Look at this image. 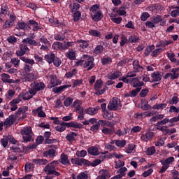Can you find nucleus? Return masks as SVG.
<instances>
[{"mask_svg": "<svg viewBox=\"0 0 179 179\" xmlns=\"http://www.w3.org/2000/svg\"><path fill=\"white\" fill-rule=\"evenodd\" d=\"M57 164H58L57 161H52L44 167L43 171L46 174L45 179H53L61 176V173L57 171Z\"/></svg>", "mask_w": 179, "mask_h": 179, "instance_id": "1", "label": "nucleus"}, {"mask_svg": "<svg viewBox=\"0 0 179 179\" xmlns=\"http://www.w3.org/2000/svg\"><path fill=\"white\" fill-rule=\"evenodd\" d=\"M66 128H75V129H82L83 128V124L75 121H71L70 122H62L59 126L55 127L57 132H64Z\"/></svg>", "mask_w": 179, "mask_h": 179, "instance_id": "2", "label": "nucleus"}, {"mask_svg": "<svg viewBox=\"0 0 179 179\" xmlns=\"http://www.w3.org/2000/svg\"><path fill=\"white\" fill-rule=\"evenodd\" d=\"M21 135H22V141L23 143H27L28 142H34V138H33V131L31 130V127H24L20 131Z\"/></svg>", "mask_w": 179, "mask_h": 179, "instance_id": "3", "label": "nucleus"}, {"mask_svg": "<svg viewBox=\"0 0 179 179\" xmlns=\"http://www.w3.org/2000/svg\"><path fill=\"white\" fill-rule=\"evenodd\" d=\"M83 59H84V63L83 64V68L87 69V71H92L96 64L94 63V57L89 55H84L83 56Z\"/></svg>", "mask_w": 179, "mask_h": 179, "instance_id": "4", "label": "nucleus"}, {"mask_svg": "<svg viewBox=\"0 0 179 179\" xmlns=\"http://www.w3.org/2000/svg\"><path fill=\"white\" fill-rule=\"evenodd\" d=\"M44 89H45V84L44 83L34 82L31 83V88L29 89V93L32 94V96H36L37 92L44 90Z\"/></svg>", "mask_w": 179, "mask_h": 179, "instance_id": "5", "label": "nucleus"}, {"mask_svg": "<svg viewBox=\"0 0 179 179\" xmlns=\"http://www.w3.org/2000/svg\"><path fill=\"white\" fill-rule=\"evenodd\" d=\"M118 107H122V105H121V100L117 97L112 98L108 104V110H109V111H117Z\"/></svg>", "mask_w": 179, "mask_h": 179, "instance_id": "6", "label": "nucleus"}, {"mask_svg": "<svg viewBox=\"0 0 179 179\" xmlns=\"http://www.w3.org/2000/svg\"><path fill=\"white\" fill-rule=\"evenodd\" d=\"M72 164H76L77 166H86L89 167L90 162L89 160L84 158H72L71 159Z\"/></svg>", "mask_w": 179, "mask_h": 179, "instance_id": "7", "label": "nucleus"}, {"mask_svg": "<svg viewBox=\"0 0 179 179\" xmlns=\"http://www.w3.org/2000/svg\"><path fill=\"white\" fill-rule=\"evenodd\" d=\"M53 162H57L58 164L56 165V171L58 169V165L59 163L64 164V166H68L71 164V162L68 158V155H65V153H62L60 156V159L59 160H54Z\"/></svg>", "mask_w": 179, "mask_h": 179, "instance_id": "8", "label": "nucleus"}, {"mask_svg": "<svg viewBox=\"0 0 179 179\" xmlns=\"http://www.w3.org/2000/svg\"><path fill=\"white\" fill-rule=\"evenodd\" d=\"M30 49L27 47V45H20L18 50L16 51L15 54L17 57H20V58L24 57L23 55L26 54V52H29Z\"/></svg>", "mask_w": 179, "mask_h": 179, "instance_id": "9", "label": "nucleus"}, {"mask_svg": "<svg viewBox=\"0 0 179 179\" xmlns=\"http://www.w3.org/2000/svg\"><path fill=\"white\" fill-rule=\"evenodd\" d=\"M171 73H168L164 76V79L170 78L171 80L178 79L179 74L177 73V69H172Z\"/></svg>", "mask_w": 179, "mask_h": 179, "instance_id": "10", "label": "nucleus"}, {"mask_svg": "<svg viewBox=\"0 0 179 179\" xmlns=\"http://www.w3.org/2000/svg\"><path fill=\"white\" fill-rule=\"evenodd\" d=\"M50 84L48 85V89H52V87H55V86H58V85H61V81L57 78L56 76L50 75Z\"/></svg>", "mask_w": 179, "mask_h": 179, "instance_id": "11", "label": "nucleus"}, {"mask_svg": "<svg viewBox=\"0 0 179 179\" xmlns=\"http://www.w3.org/2000/svg\"><path fill=\"white\" fill-rule=\"evenodd\" d=\"M56 155H58V152L54 148L49 149L43 153V157H49V159H54Z\"/></svg>", "mask_w": 179, "mask_h": 179, "instance_id": "12", "label": "nucleus"}, {"mask_svg": "<svg viewBox=\"0 0 179 179\" xmlns=\"http://www.w3.org/2000/svg\"><path fill=\"white\" fill-rule=\"evenodd\" d=\"M26 111H29V107L27 106H22L18 108V110L15 113V117H20V115L22 114V118H26V117H27Z\"/></svg>", "mask_w": 179, "mask_h": 179, "instance_id": "13", "label": "nucleus"}, {"mask_svg": "<svg viewBox=\"0 0 179 179\" xmlns=\"http://www.w3.org/2000/svg\"><path fill=\"white\" fill-rule=\"evenodd\" d=\"M132 65H133L134 72L135 73H138V72H142L143 71V66L139 64V60L138 59L134 60Z\"/></svg>", "mask_w": 179, "mask_h": 179, "instance_id": "14", "label": "nucleus"}, {"mask_svg": "<svg viewBox=\"0 0 179 179\" xmlns=\"http://www.w3.org/2000/svg\"><path fill=\"white\" fill-rule=\"evenodd\" d=\"M71 85H62L60 87H53L52 88V92L53 93H62L65 90V89H68L69 87H71Z\"/></svg>", "mask_w": 179, "mask_h": 179, "instance_id": "15", "label": "nucleus"}, {"mask_svg": "<svg viewBox=\"0 0 179 179\" xmlns=\"http://www.w3.org/2000/svg\"><path fill=\"white\" fill-rule=\"evenodd\" d=\"M122 73L120 71H115L113 73H109L107 75V78L109 80H115V79H118L120 76H122Z\"/></svg>", "mask_w": 179, "mask_h": 179, "instance_id": "16", "label": "nucleus"}, {"mask_svg": "<svg viewBox=\"0 0 179 179\" xmlns=\"http://www.w3.org/2000/svg\"><path fill=\"white\" fill-rule=\"evenodd\" d=\"M22 43L24 44H29V45H34L35 47H38L41 45V43L36 41V40L30 38H27L22 40Z\"/></svg>", "mask_w": 179, "mask_h": 179, "instance_id": "17", "label": "nucleus"}, {"mask_svg": "<svg viewBox=\"0 0 179 179\" xmlns=\"http://www.w3.org/2000/svg\"><path fill=\"white\" fill-rule=\"evenodd\" d=\"M152 78V83H155L156 82H160L162 80V76L160 75V72L157 71L151 73Z\"/></svg>", "mask_w": 179, "mask_h": 179, "instance_id": "18", "label": "nucleus"}, {"mask_svg": "<svg viewBox=\"0 0 179 179\" xmlns=\"http://www.w3.org/2000/svg\"><path fill=\"white\" fill-rule=\"evenodd\" d=\"M89 155L91 156H99L100 153L99 152V148L96 146H91L87 149Z\"/></svg>", "mask_w": 179, "mask_h": 179, "instance_id": "19", "label": "nucleus"}, {"mask_svg": "<svg viewBox=\"0 0 179 179\" xmlns=\"http://www.w3.org/2000/svg\"><path fill=\"white\" fill-rule=\"evenodd\" d=\"M32 163L36 164V166H45L48 164V161L45 159H33Z\"/></svg>", "mask_w": 179, "mask_h": 179, "instance_id": "20", "label": "nucleus"}, {"mask_svg": "<svg viewBox=\"0 0 179 179\" xmlns=\"http://www.w3.org/2000/svg\"><path fill=\"white\" fill-rule=\"evenodd\" d=\"M15 115H10L8 118H6L3 123V125H8V127H10V125H13L15 122Z\"/></svg>", "mask_w": 179, "mask_h": 179, "instance_id": "21", "label": "nucleus"}, {"mask_svg": "<svg viewBox=\"0 0 179 179\" xmlns=\"http://www.w3.org/2000/svg\"><path fill=\"white\" fill-rule=\"evenodd\" d=\"M76 136H78V133L71 131L66 135V139L68 142H73V141H76Z\"/></svg>", "mask_w": 179, "mask_h": 179, "instance_id": "22", "label": "nucleus"}, {"mask_svg": "<svg viewBox=\"0 0 179 179\" xmlns=\"http://www.w3.org/2000/svg\"><path fill=\"white\" fill-rule=\"evenodd\" d=\"M28 24H31V26H34L33 31H38V30H41V27L38 26V22H36L33 20H29L28 21Z\"/></svg>", "mask_w": 179, "mask_h": 179, "instance_id": "23", "label": "nucleus"}, {"mask_svg": "<svg viewBox=\"0 0 179 179\" xmlns=\"http://www.w3.org/2000/svg\"><path fill=\"white\" fill-rule=\"evenodd\" d=\"M174 160V157H169L166 158L165 160H161L160 163L161 164H164L165 166L170 167V164L173 163Z\"/></svg>", "mask_w": 179, "mask_h": 179, "instance_id": "24", "label": "nucleus"}, {"mask_svg": "<svg viewBox=\"0 0 179 179\" xmlns=\"http://www.w3.org/2000/svg\"><path fill=\"white\" fill-rule=\"evenodd\" d=\"M66 57L71 61H75V59H76V53L71 49L66 52Z\"/></svg>", "mask_w": 179, "mask_h": 179, "instance_id": "25", "label": "nucleus"}, {"mask_svg": "<svg viewBox=\"0 0 179 179\" xmlns=\"http://www.w3.org/2000/svg\"><path fill=\"white\" fill-rule=\"evenodd\" d=\"M153 132L148 131L145 134L141 136V139L143 141H145V142H148V141H150V139H152V138H153Z\"/></svg>", "mask_w": 179, "mask_h": 179, "instance_id": "26", "label": "nucleus"}, {"mask_svg": "<svg viewBox=\"0 0 179 179\" xmlns=\"http://www.w3.org/2000/svg\"><path fill=\"white\" fill-rule=\"evenodd\" d=\"M103 51H104V47L101 45H98L94 49L93 53L95 55H100L101 54H103Z\"/></svg>", "mask_w": 179, "mask_h": 179, "instance_id": "27", "label": "nucleus"}, {"mask_svg": "<svg viewBox=\"0 0 179 179\" xmlns=\"http://www.w3.org/2000/svg\"><path fill=\"white\" fill-rule=\"evenodd\" d=\"M45 61L48 62V64H52L54 62V60L55 59V54L54 53H50L48 55H45L44 57Z\"/></svg>", "mask_w": 179, "mask_h": 179, "instance_id": "28", "label": "nucleus"}, {"mask_svg": "<svg viewBox=\"0 0 179 179\" xmlns=\"http://www.w3.org/2000/svg\"><path fill=\"white\" fill-rule=\"evenodd\" d=\"M101 19H103V13H101V10L94 13L92 17V20H94V22H100Z\"/></svg>", "mask_w": 179, "mask_h": 179, "instance_id": "29", "label": "nucleus"}, {"mask_svg": "<svg viewBox=\"0 0 179 179\" xmlns=\"http://www.w3.org/2000/svg\"><path fill=\"white\" fill-rule=\"evenodd\" d=\"M88 33L90 36H92V37H98V38H101V33L96 29H90Z\"/></svg>", "mask_w": 179, "mask_h": 179, "instance_id": "30", "label": "nucleus"}, {"mask_svg": "<svg viewBox=\"0 0 179 179\" xmlns=\"http://www.w3.org/2000/svg\"><path fill=\"white\" fill-rule=\"evenodd\" d=\"M76 73H78V69H73L71 71L66 72L65 73V76L67 79H69L71 78H73V76H76Z\"/></svg>", "mask_w": 179, "mask_h": 179, "instance_id": "31", "label": "nucleus"}, {"mask_svg": "<svg viewBox=\"0 0 179 179\" xmlns=\"http://www.w3.org/2000/svg\"><path fill=\"white\" fill-rule=\"evenodd\" d=\"M102 65H110L113 62V59L110 57H103L101 58Z\"/></svg>", "mask_w": 179, "mask_h": 179, "instance_id": "32", "label": "nucleus"}, {"mask_svg": "<svg viewBox=\"0 0 179 179\" xmlns=\"http://www.w3.org/2000/svg\"><path fill=\"white\" fill-rule=\"evenodd\" d=\"M20 59L21 61H23L25 64H28V65H31V66H33L34 64H36V62H34V59H29L27 57H20Z\"/></svg>", "mask_w": 179, "mask_h": 179, "instance_id": "33", "label": "nucleus"}, {"mask_svg": "<svg viewBox=\"0 0 179 179\" xmlns=\"http://www.w3.org/2000/svg\"><path fill=\"white\" fill-rule=\"evenodd\" d=\"M53 50H64V44L61 42H55L52 45Z\"/></svg>", "mask_w": 179, "mask_h": 179, "instance_id": "34", "label": "nucleus"}, {"mask_svg": "<svg viewBox=\"0 0 179 179\" xmlns=\"http://www.w3.org/2000/svg\"><path fill=\"white\" fill-rule=\"evenodd\" d=\"M156 153V148L155 146L149 147L145 151L147 156H153Z\"/></svg>", "mask_w": 179, "mask_h": 179, "instance_id": "35", "label": "nucleus"}, {"mask_svg": "<svg viewBox=\"0 0 179 179\" xmlns=\"http://www.w3.org/2000/svg\"><path fill=\"white\" fill-rule=\"evenodd\" d=\"M133 80H135L134 82V85H133V87H142V86H145V83H143V81H139V80H138V78H134L133 79Z\"/></svg>", "mask_w": 179, "mask_h": 179, "instance_id": "36", "label": "nucleus"}, {"mask_svg": "<svg viewBox=\"0 0 179 179\" xmlns=\"http://www.w3.org/2000/svg\"><path fill=\"white\" fill-rule=\"evenodd\" d=\"M20 97H21L22 100H30L31 99H33V95L29 94V92H22L20 94Z\"/></svg>", "mask_w": 179, "mask_h": 179, "instance_id": "37", "label": "nucleus"}, {"mask_svg": "<svg viewBox=\"0 0 179 179\" xmlns=\"http://www.w3.org/2000/svg\"><path fill=\"white\" fill-rule=\"evenodd\" d=\"M102 134H104V135H113V134H114V127L110 129L103 127L102 129Z\"/></svg>", "mask_w": 179, "mask_h": 179, "instance_id": "38", "label": "nucleus"}, {"mask_svg": "<svg viewBox=\"0 0 179 179\" xmlns=\"http://www.w3.org/2000/svg\"><path fill=\"white\" fill-rule=\"evenodd\" d=\"M103 118H105V120H108V121H111V120L114 118V113L113 112H108L106 110L104 113Z\"/></svg>", "mask_w": 179, "mask_h": 179, "instance_id": "39", "label": "nucleus"}, {"mask_svg": "<svg viewBox=\"0 0 179 179\" xmlns=\"http://www.w3.org/2000/svg\"><path fill=\"white\" fill-rule=\"evenodd\" d=\"M167 107V103H156L152 106L153 110H163Z\"/></svg>", "mask_w": 179, "mask_h": 179, "instance_id": "40", "label": "nucleus"}, {"mask_svg": "<svg viewBox=\"0 0 179 179\" xmlns=\"http://www.w3.org/2000/svg\"><path fill=\"white\" fill-rule=\"evenodd\" d=\"M77 43L80 44L81 48H87L89 47V43L83 39L77 41Z\"/></svg>", "mask_w": 179, "mask_h": 179, "instance_id": "41", "label": "nucleus"}, {"mask_svg": "<svg viewBox=\"0 0 179 179\" xmlns=\"http://www.w3.org/2000/svg\"><path fill=\"white\" fill-rule=\"evenodd\" d=\"M27 77L25 78L26 82H33V80H35L36 76L33 73H27Z\"/></svg>", "mask_w": 179, "mask_h": 179, "instance_id": "42", "label": "nucleus"}, {"mask_svg": "<svg viewBox=\"0 0 179 179\" xmlns=\"http://www.w3.org/2000/svg\"><path fill=\"white\" fill-rule=\"evenodd\" d=\"M115 145L117 148H124L127 145V141L125 140H115Z\"/></svg>", "mask_w": 179, "mask_h": 179, "instance_id": "43", "label": "nucleus"}, {"mask_svg": "<svg viewBox=\"0 0 179 179\" xmlns=\"http://www.w3.org/2000/svg\"><path fill=\"white\" fill-rule=\"evenodd\" d=\"M14 24L10 22L9 20H6L4 22V24L2 26V30H6V29H9V27H12Z\"/></svg>", "mask_w": 179, "mask_h": 179, "instance_id": "44", "label": "nucleus"}, {"mask_svg": "<svg viewBox=\"0 0 179 179\" xmlns=\"http://www.w3.org/2000/svg\"><path fill=\"white\" fill-rule=\"evenodd\" d=\"M10 136H3V138L1 140V143L3 146V148H6L8 146V141H9Z\"/></svg>", "mask_w": 179, "mask_h": 179, "instance_id": "45", "label": "nucleus"}, {"mask_svg": "<svg viewBox=\"0 0 179 179\" xmlns=\"http://www.w3.org/2000/svg\"><path fill=\"white\" fill-rule=\"evenodd\" d=\"M136 148V145L134 143L129 144L128 146L125 148L126 149V153H131V152H134V150Z\"/></svg>", "mask_w": 179, "mask_h": 179, "instance_id": "46", "label": "nucleus"}, {"mask_svg": "<svg viewBox=\"0 0 179 179\" xmlns=\"http://www.w3.org/2000/svg\"><path fill=\"white\" fill-rule=\"evenodd\" d=\"M82 16V13L80 11H76L73 13V21L79 22L80 20V17Z\"/></svg>", "mask_w": 179, "mask_h": 179, "instance_id": "47", "label": "nucleus"}, {"mask_svg": "<svg viewBox=\"0 0 179 179\" xmlns=\"http://www.w3.org/2000/svg\"><path fill=\"white\" fill-rule=\"evenodd\" d=\"M55 40H57V41H64L65 40L66 37L65 35L61 34H56L54 36Z\"/></svg>", "mask_w": 179, "mask_h": 179, "instance_id": "48", "label": "nucleus"}, {"mask_svg": "<svg viewBox=\"0 0 179 179\" xmlns=\"http://www.w3.org/2000/svg\"><path fill=\"white\" fill-rule=\"evenodd\" d=\"M99 129H100V126L99 125V123L93 124L90 127V131L94 134H97V132H99Z\"/></svg>", "mask_w": 179, "mask_h": 179, "instance_id": "49", "label": "nucleus"}, {"mask_svg": "<svg viewBox=\"0 0 179 179\" xmlns=\"http://www.w3.org/2000/svg\"><path fill=\"white\" fill-rule=\"evenodd\" d=\"M76 155L77 157H85V156H87V151L83 150L80 151H77L76 153Z\"/></svg>", "mask_w": 179, "mask_h": 179, "instance_id": "50", "label": "nucleus"}, {"mask_svg": "<svg viewBox=\"0 0 179 179\" xmlns=\"http://www.w3.org/2000/svg\"><path fill=\"white\" fill-rule=\"evenodd\" d=\"M73 102V98L67 97L64 101V105L65 106V107H69Z\"/></svg>", "mask_w": 179, "mask_h": 179, "instance_id": "51", "label": "nucleus"}, {"mask_svg": "<svg viewBox=\"0 0 179 179\" xmlns=\"http://www.w3.org/2000/svg\"><path fill=\"white\" fill-rule=\"evenodd\" d=\"M139 41V37L136 35L130 36L129 37V43H138Z\"/></svg>", "mask_w": 179, "mask_h": 179, "instance_id": "52", "label": "nucleus"}, {"mask_svg": "<svg viewBox=\"0 0 179 179\" xmlns=\"http://www.w3.org/2000/svg\"><path fill=\"white\" fill-rule=\"evenodd\" d=\"M153 50H155V46L154 45H149L145 49V57H148L149 56V54H150V52H152L153 51Z\"/></svg>", "mask_w": 179, "mask_h": 179, "instance_id": "53", "label": "nucleus"}, {"mask_svg": "<svg viewBox=\"0 0 179 179\" xmlns=\"http://www.w3.org/2000/svg\"><path fill=\"white\" fill-rule=\"evenodd\" d=\"M162 20H163L162 15H157L152 17V22H153L154 24H157V23H160Z\"/></svg>", "mask_w": 179, "mask_h": 179, "instance_id": "54", "label": "nucleus"}, {"mask_svg": "<svg viewBox=\"0 0 179 179\" xmlns=\"http://www.w3.org/2000/svg\"><path fill=\"white\" fill-rule=\"evenodd\" d=\"M7 41L10 44H15V43H17V38L13 36H10L7 38Z\"/></svg>", "mask_w": 179, "mask_h": 179, "instance_id": "55", "label": "nucleus"}, {"mask_svg": "<svg viewBox=\"0 0 179 179\" xmlns=\"http://www.w3.org/2000/svg\"><path fill=\"white\" fill-rule=\"evenodd\" d=\"M127 7L125 6H121L117 10L118 15H120V16H124V15H127V11H125Z\"/></svg>", "mask_w": 179, "mask_h": 179, "instance_id": "56", "label": "nucleus"}, {"mask_svg": "<svg viewBox=\"0 0 179 179\" xmlns=\"http://www.w3.org/2000/svg\"><path fill=\"white\" fill-rule=\"evenodd\" d=\"M166 57L169 58L171 62H177V59H176L174 57H176V54L174 53H167Z\"/></svg>", "mask_w": 179, "mask_h": 179, "instance_id": "57", "label": "nucleus"}, {"mask_svg": "<svg viewBox=\"0 0 179 179\" xmlns=\"http://www.w3.org/2000/svg\"><path fill=\"white\" fill-rule=\"evenodd\" d=\"M103 86V80H97L94 84V89L95 90H99Z\"/></svg>", "mask_w": 179, "mask_h": 179, "instance_id": "58", "label": "nucleus"}, {"mask_svg": "<svg viewBox=\"0 0 179 179\" xmlns=\"http://www.w3.org/2000/svg\"><path fill=\"white\" fill-rule=\"evenodd\" d=\"M11 62L14 65L15 68H17L20 65V59L13 57L11 59Z\"/></svg>", "mask_w": 179, "mask_h": 179, "instance_id": "59", "label": "nucleus"}, {"mask_svg": "<svg viewBox=\"0 0 179 179\" xmlns=\"http://www.w3.org/2000/svg\"><path fill=\"white\" fill-rule=\"evenodd\" d=\"M142 88L141 87H137L135 90H133L130 92L131 94V97H136V96H138V94L139 93V92H141Z\"/></svg>", "mask_w": 179, "mask_h": 179, "instance_id": "60", "label": "nucleus"}, {"mask_svg": "<svg viewBox=\"0 0 179 179\" xmlns=\"http://www.w3.org/2000/svg\"><path fill=\"white\" fill-rule=\"evenodd\" d=\"M75 110L78 114H85V109L83 106H80V105H78L75 107Z\"/></svg>", "mask_w": 179, "mask_h": 179, "instance_id": "61", "label": "nucleus"}, {"mask_svg": "<svg viewBox=\"0 0 179 179\" xmlns=\"http://www.w3.org/2000/svg\"><path fill=\"white\" fill-rule=\"evenodd\" d=\"M24 169L25 171H31V170L34 169V164L31 163H26Z\"/></svg>", "mask_w": 179, "mask_h": 179, "instance_id": "62", "label": "nucleus"}, {"mask_svg": "<svg viewBox=\"0 0 179 179\" xmlns=\"http://www.w3.org/2000/svg\"><path fill=\"white\" fill-rule=\"evenodd\" d=\"M73 87H76V86H80V85L83 84V80L82 79H77V80H73Z\"/></svg>", "mask_w": 179, "mask_h": 179, "instance_id": "63", "label": "nucleus"}, {"mask_svg": "<svg viewBox=\"0 0 179 179\" xmlns=\"http://www.w3.org/2000/svg\"><path fill=\"white\" fill-rule=\"evenodd\" d=\"M139 94H140L141 97H146V96H148V94H149V89L145 88V89L142 90L140 92Z\"/></svg>", "mask_w": 179, "mask_h": 179, "instance_id": "64", "label": "nucleus"}]
</instances>
